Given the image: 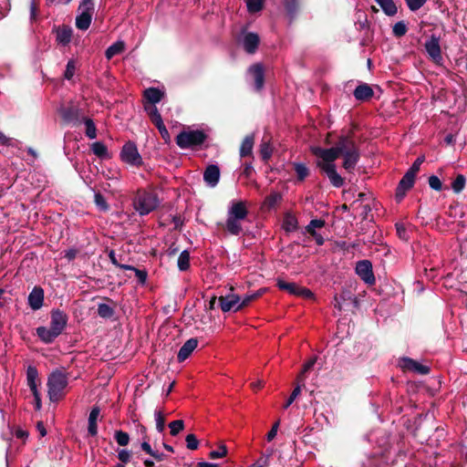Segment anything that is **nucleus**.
I'll return each instance as SVG.
<instances>
[{
	"mask_svg": "<svg viewBox=\"0 0 467 467\" xmlns=\"http://www.w3.org/2000/svg\"><path fill=\"white\" fill-rule=\"evenodd\" d=\"M414 182V175L408 172L403 175L396 190V199L398 201H401L404 198L406 192L413 186Z\"/></svg>",
	"mask_w": 467,
	"mask_h": 467,
	"instance_id": "obj_14",
	"label": "nucleus"
},
{
	"mask_svg": "<svg viewBox=\"0 0 467 467\" xmlns=\"http://www.w3.org/2000/svg\"><path fill=\"white\" fill-rule=\"evenodd\" d=\"M94 10L95 7L93 0H81L78 9V14L84 13L89 14L90 16H93Z\"/></svg>",
	"mask_w": 467,
	"mask_h": 467,
	"instance_id": "obj_41",
	"label": "nucleus"
},
{
	"mask_svg": "<svg viewBox=\"0 0 467 467\" xmlns=\"http://www.w3.org/2000/svg\"><path fill=\"white\" fill-rule=\"evenodd\" d=\"M68 384L67 374L60 369L53 370L47 378V394L51 402H57L64 396Z\"/></svg>",
	"mask_w": 467,
	"mask_h": 467,
	"instance_id": "obj_2",
	"label": "nucleus"
},
{
	"mask_svg": "<svg viewBox=\"0 0 467 467\" xmlns=\"http://www.w3.org/2000/svg\"><path fill=\"white\" fill-rule=\"evenodd\" d=\"M242 219H235L234 217L227 216L225 222V230L232 235H239L243 230Z\"/></svg>",
	"mask_w": 467,
	"mask_h": 467,
	"instance_id": "obj_24",
	"label": "nucleus"
},
{
	"mask_svg": "<svg viewBox=\"0 0 467 467\" xmlns=\"http://www.w3.org/2000/svg\"><path fill=\"white\" fill-rule=\"evenodd\" d=\"M177 265L180 271H186L190 267V254L187 250L180 254Z\"/></svg>",
	"mask_w": 467,
	"mask_h": 467,
	"instance_id": "obj_37",
	"label": "nucleus"
},
{
	"mask_svg": "<svg viewBox=\"0 0 467 467\" xmlns=\"http://www.w3.org/2000/svg\"><path fill=\"white\" fill-rule=\"evenodd\" d=\"M171 435L176 436L184 428V422L182 420H173L169 424Z\"/></svg>",
	"mask_w": 467,
	"mask_h": 467,
	"instance_id": "obj_47",
	"label": "nucleus"
},
{
	"mask_svg": "<svg viewBox=\"0 0 467 467\" xmlns=\"http://www.w3.org/2000/svg\"><path fill=\"white\" fill-rule=\"evenodd\" d=\"M57 41L62 46H67L70 43L72 38V28L69 26L58 27L57 30Z\"/></svg>",
	"mask_w": 467,
	"mask_h": 467,
	"instance_id": "obj_22",
	"label": "nucleus"
},
{
	"mask_svg": "<svg viewBox=\"0 0 467 467\" xmlns=\"http://www.w3.org/2000/svg\"><path fill=\"white\" fill-rule=\"evenodd\" d=\"M380 6L384 14L388 16H393L397 14L398 8L393 0H375Z\"/></svg>",
	"mask_w": 467,
	"mask_h": 467,
	"instance_id": "obj_26",
	"label": "nucleus"
},
{
	"mask_svg": "<svg viewBox=\"0 0 467 467\" xmlns=\"http://www.w3.org/2000/svg\"><path fill=\"white\" fill-rule=\"evenodd\" d=\"M425 50L429 57L437 64L442 60L440 46V36L431 35L424 44Z\"/></svg>",
	"mask_w": 467,
	"mask_h": 467,
	"instance_id": "obj_8",
	"label": "nucleus"
},
{
	"mask_svg": "<svg viewBox=\"0 0 467 467\" xmlns=\"http://www.w3.org/2000/svg\"><path fill=\"white\" fill-rule=\"evenodd\" d=\"M27 302L31 309L38 310L43 306L44 290L40 286H35L30 292Z\"/></svg>",
	"mask_w": 467,
	"mask_h": 467,
	"instance_id": "obj_17",
	"label": "nucleus"
},
{
	"mask_svg": "<svg viewBox=\"0 0 467 467\" xmlns=\"http://www.w3.org/2000/svg\"><path fill=\"white\" fill-rule=\"evenodd\" d=\"M238 42L246 53L254 54L259 46L260 37L256 33L242 31L238 37Z\"/></svg>",
	"mask_w": 467,
	"mask_h": 467,
	"instance_id": "obj_7",
	"label": "nucleus"
},
{
	"mask_svg": "<svg viewBox=\"0 0 467 467\" xmlns=\"http://www.w3.org/2000/svg\"><path fill=\"white\" fill-rule=\"evenodd\" d=\"M408 8L415 12L419 9H420L427 2V0H405Z\"/></svg>",
	"mask_w": 467,
	"mask_h": 467,
	"instance_id": "obj_49",
	"label": "nucleus"
},
{
	"mask_svg": "<svg viewBox=\"0 0 467 467\" xmlns=\"http://www.w3.org/2000/svg\"><path fill=\"white\" fill-rule=\"evenodd\" d=\"M92 16L89 14H78L76 16V26L81 31H86L90 26Z\"/></svg>",
	"mask_w": 467,
	"mask_h": 467,
	"instance_id": "obj_30",
	"label": "nucleus"
},
{
	"mask_svg": "<svg viewBox=\"0 0 467 467\" xmlns=\"http://www.w3.org/2000/svg\"><path fill=\"white\" fill-rule=\"evenodd\" d=\"M283 227L286 232H294L297 229V219L292 214H286L284 222Z\"/></svg>",
	"mask_w": 467,
	"mask_h": 467,
	"instance_id": "obj_39",
	"label": "nucleus"
},
{
	"mask_svg": "<svg viewBox=\"0 0 467 467\" xmlns=\"http://www.w3.org/2000/svg\"><path fill=\"white\" fill-rule=\"evenodd\" d=\"M262 295V292H257L250 295H245L243 298L240 297L241 308L247 306L252 300L257 298Z\"/></svg>",
	"mask_w": 467,
	"mask_h": 467,
	"instance_id": "obj_56",
	"label": "nucleus"
},
{
	"mask_svg": "<svg viewBox=\"0 0 467 467\" xmlns=\"http://www.w3.org/2000/svg\"><path fill=\"white\" fill-rule=\"evenodd\" d=\"M121 269L130 270L135 273L136 277L140 285H144L147 281L148 273L145 270L138 269L132 265H121Z\"/></svg>",
	"mask_w": 467,
	"mask_h": 467,
	"instance_id": "obj_35",
	"label": "nucleus"
},
{
	"mask_svg": "<svg viewBox=\"0 0 467 467\" xmlns=\"http://www.w3.org/2000/svg\"><path fill=\"white\" fill-rule=\"evenodd\" d=\"M185 441H186V446L189 450H196L199 446V441H198V439L197 437L191 433V434H188L185 438Z\"/></svg>",
	"mask_w": 467,
	"mask_h": 467,
	"instance_id": "obj_52",
	"label": "nucleus"
},
{
	"mask_svg": "<svg viewBox=\"0 0 467 467\" xmlns=\"http://www.w3.org/2000/svg\"><path fill=\"white\" fill-rule=\"evenodd\" d=\"M125 49V43L122 40H118L117 42L110 45L105 52V56L107 59H111L113 57L122 53Z\"/></svg>",
	"mask_w": 467,
	"mask_h": 467,
	"instance_id": "obj_28",
	"label": "nucleus"
},
{
	"mask_svg": "<svg viewBox=\"0 0 467 467\" xmlns=\"http://www.w3.org/2000/svg\"><path fill=\"white\" fill-rule=\"evenodd\" d=\"M254 141V136L253 134L247 135L244 139V140L241 144V147H240V156L242 158L250 156L252 154Z\"/></svg>",
	"mask_w": 467,
	"mask_h": 467,
	"instance_id": "obj_27",
	"label": "nucleus"
},
{
	"mask_svg": "<svg viewBox=\"0 0 467 467\" xmlns=\"http://www.w3.org/2000/svg\"><path fill=\"white\" fill-rule=\"evenodd\" d=\"M400 366L420 375H427L430 372L428 366L422 365L410 358H402L400 360Z\"/></svg>",
	"mask_w": 467,
	"mask_h": 467,
	"instance_id": "obj_13",
	"label": "nucleus"
},
{
	"mask_svg": "<svg viewBox=\"0 0 467 467\" xmlns=\"http://www.w3.org/2000/svg\"><path fill=\"white\" fill-rule=\"evenodd\" d=\"M325 225V221L322 219H313L306 225V230L308 234L316 231L317 228H322Z\"/></svg>",
	"mask_w": 467,
	"mask_h": 467,
	"instance_id": "obj_48",
	"label": "nucleus"
},
{
	"mask_svg": "<svg viewBox=\"0 0 467 467\" xmlns=\"http://www.w3.org/2000/svg\"><path fill=\"white\" fill-rule=\"evenodd\" d=\"M160 204L156 193L147 191H138L133 200L135 211L141 216L147 215L154 211Z\"/></svg>",
	"mask_w": 467,
	"mask_h": 467,
	"instance_id": "obj_3",
	"label": "nucleus"
},
{
	"mask_svg": "<svg viewBox=\"0 0 467 467\" xmlns=\"http://www.w3.org/2000/svg\"><path fill=\"white\" fill-rule=\"evenodd\" d=\"M248 214L246 204L243 201L232 202L228 211L227 216L234 217L235 219L244 220Z\"/></svg>",
	"mask_w": 467,
	"mask_h": 467,
	"instance_id": "obj_16",
	"label": "nucleus"
},
{
	"mask_svg": "<svg viewBox=\"0 0 467 467\" xmlns=\"http://www.w3.org/2000/svg\"><path fill=\"white\" fill-rule=\"evenodd\" d=\"M198 340L197 338L192 337L188 339L180 348L177 359L179 362H182L187 359L192 351L197 348Z\"/></svg>",
	"mask_w": 467,
	"mask_h": 467,
	"instance_id": "obj_18",
	"label": "nucleus"
},
{
	"mask_svg": "<svg viewBox=\"0 0 467 467\" xmlns=\"http://www.w3.org/2000/svg\"><path fill=\"white\" fill-rule=\"evenodd\" d=\"M38 371L36 367L28 366L26 369V382L32 392L38 390L37 389Z\"/></svg>",
	"mask_w": 467,
	"mask_h": 467,
	"instance_id": "obj_25",
	"label": "nucleus"
},
{
	"mask_svg": "<svg viewBox=\"0 0 467 467\" xmlns=\"http://www.w3.org/2000/svg\"><path fill=\"white\" fill-rule=\"evenodd\" d=\"M143 96L148 102L155 105L162 99L164 92L157 88L151 87L144 90Z\"/></svg>",
	"mask_w": 467,
	"mask_h": 467,
	"instance_id": "obj_23",
	"label": "nucleus"
},
{
	"mask_svg": "<svg viewBox=\"0 0 467 467\" xmlns=\"http://www.w3.org/2000/svg\"><path fill=\"white\" fill-rule=\"evenodd\" d=\"M300 392H301V387H300V385H297L293 389L290 397L288 398V400H286L285 404L284 405V408L287 409L294 402V400L298 397Z\"/></svg>",
	"mask_w": 467,
	"mask_h": 467,
	"instance_id": "obj_57",
	"label": "nucleus"
},
{
	"mask_svg": "<svg viewBox=\"0 0 467 467\" xmlns=\"http://www.w3.org/2000/svg\"><path fill=\"white\" fill-rule=\"evenodd\" d=\"M284 5L287 16L292 21L297 14L299 0H284Z\"/></svg>",
	"mask_w": 467,
	"mask_h": 467,
	"instance_id": "obj_31",
	"label": "nucleus"
},
{
	"mask_svg": "<svg viewBox=\"0 0 467 467\" xmlns=\"http://www.w3.org/2000/svg\"><path fill=\"white\" fill-rule=\"evenodd\" d=\"M278 428H279V420L275 422L274 425L272 426L271 430L268 431V433L266 435V439L268 441H271L272 440L275 439V437L277 434Z\"/></svg>",
	"mask_w": 467,
	"mask_h": 467,
	"instance_id": "obj_61",
	"label": "nucleus"
},
{
	"mask_svg": "<svg viewBox=\"0 0 467 467\" xmlns=\"http://www.w3.org/2000/svg\"><path fill=\"white\" fill-rule=\"evenodd\" d=\"M92 152L100 159H109L110 155L107 146L101 141H96L91 144Z\"/></svg>",
	"mask_w": 467,
	"mask_h": 467,
	"instance_id": "obj_29",
	"label": "nucleus"
},
{
	"mask_svg": "<svg viewBox=\"0 0 467 467\" xmlns=\"http://www.w3.org/2000/svg\"><path fill=\"white\" fill-rule=\"evenodd\" d=\"M466 184V178L462 174H458L456 178L451 182V190L455 193H460L462 192Z\"/></svg>",
	"mask_w": 467,
	"mask_h": 467,
	"instance_id": "obj_38",
	"label": "nucleus"
},
{
	"mask_svg": "<svg viewBox=\"0 0 467 467\" xmlns=\"http://www.w3.org/2000/svg\"><path fill=\"white\" fill-rule=\"evenodd\" d=\"M407 31L408 27L404 21H399L392 26V33L396 37H401L405 36Z\"/></svg>",
	"mask_w": 467,
	"mask_h": 467,
	"instance_id": "obj_44",
	"label": "nucleus"
},
{
	"mask_svg": "<svg viewBox=\"0 0 467 467\" xmlns=\"http://www.w3.org/2000/svg\"><path fill=\"white\" fill-rule=\"evenodd\" d=\"M260 154L263 158V160H268L271 155H272V148L271 146L266 143V142H264L260 145Z\"/></svg>",
	"mask_w": 467,
	"mask_h": 467,
	"instance_id": "obj_55",
	"label": "nucleus"
},
{
	"mask_svg": "<svg viewBox=\"0 0 467 467\" xmlns=\"http://www.w3.org/2000/svg\"><path fill=\"white\" fill-rule=\"evenodd\" d=\"M58 112L65 122L75 126L82 123L83 119L86 118L83 115L82 109L76 106L61 107Z\"/></svg>",
	"mask_w": 467,
	"mask_h": 467,
	"instance_id": "obj_6",
	"label": "nucleus"
},
{
	"mask_svg": "<svg viewBox=\"0 0 467 467\" xmlns=\"http://www.w3.org/2000/svg\"><path fill=\"white\" fill-rule=\"evenodd\" d=\"M145 110L155 126L163 122L161 115L155 105H151L149 107L145 106Z\"/></svg>",
	"mask_w": 467,
	"mask_h": 467,
	"instance_id": "obj_33",
	"label": "nucleus"
},
{
	"mask_svg": "<svg viewBox=\"0 0 467 467\" xmlns=\"http://www.w3.org/2000/svg\"><path fill=\"white\" fill-rule=\"evenodd\" d=\"M311 152L318 158L317 166L327 175L330 183L340 188L344 185V179L337 171L335 161L343 156V168L352 171L359 160L358 150L352 140L342 136L335 146L324 149L318 146L311 147Z\"/></svg>",
	"mask_w": 467,
	"mask_h": 467,
	"instance_id": "obj_1",
	"label": "nucleus"
},
{
	"mask_svg": "<svg viewBox=\"0 0 467 467\" xmlns=\"http://www.w3.org/2000/svg\"><path fill=\"white\" fill-rule=\"evenodd\" d=\"M154 419L156 423V430L158 432L161 433L165 428V418L163 412L160 410H156L154 411Z\"/></svg>",
	"mask_w": 467,
	"mask_h": 467,
	"instance_id": "obj_43",
	"label": "nucleus"
},
{
	"mask_svg": "<svg viewBox=\"0 0 467 467\" xmlns=\"http://www.w3.org/2000/svg\"><path fill=\"white\" fill-rule=\"evenodd\" d=\"M206 134L202 130H183L176 137V144L181 149H190L202 145Z\"/></svg>",
	"mask_w": 467,
	"mask_h": 467,
	"instance_id": "obj_4",
	"label": "nucleus"
},
{
	"mask_svg": "<svg viewBox=\"0 0 467 467\" xmlns=\"http://www.w3.org/2000/svg\"><path fill=\"white\" fill-rule=\"evenodd\" d=\"M280 199L281 195L279 193L275 192L267 197V202L270 206H274Z\"/></svg>",
	"mask_w": 467,
	"mask_h": 467,
	"instance_id": "obj_64",
	"label": "nucleus"
},
{
	"mask_svg": "<svg viewBox=\"0 0 467 467\" xmlns=\"http://www.w3.org/2000/svg\"><path fill=\"white\" fill-rule=\"evenodd\" d=\"M219 303L223 312H236L241 309L240 296L233 293L220 296Z\"/></svg>",
	"mask_w": 467,
	"mask_h": 467,
	"instance_id": "obj_11",
	"label": "nucleus"
},
{
	"mask_svg": "<svg viewBox=\"0 0 467 467\" xmlns=\"http://www.w3.org/2000/svg\"><path fill=\"white\" fill-rule=\"evenodd\" d=\"M156 128L158 129V130H159V132L161 135L163 140H168L170 139L169 131L166 129V127H165L163 122L159 124V125H157Z\"/></svg>",
	"mask_w": 467,
	"mask_h": 467,
	"instance_id": "obj_62",
	"label": "nucleus"
},
{
	"mask_svg": "<svg viewBox=\"0 0 467 467\" xmlns=\"http://www.w3.org/2000/svg\"><path fill=\"white\" fill-rule=\"evenodd\" d=\"M75 71H76L75 62H74V60H69L66 67L64 78L67 80H70L74 77Z\"/></svg>",
	"mask_w": 467,
	"mask_h": 467,
	"instance_id": "obj_53",
	"label": "nucleus"
},
{
	"mask_svg": "<svg viewBox=\"0 0 467 467\" xmlns=\"http://www.w3.org/2000/svg\"><path fill=\"white\" fill-rule=\"evenodd\" d=\"M17 140H14L13 139L5 136L2 131H0V144L4 146H12L14 147L16 144Z\"/></svg>",
	"mask_w": 467,
	"mask_h": 467,
	"instance_id": "obj_60",
	"label": "nucleus"
},
{
	"mask_svg": "<svg viewBox=\"0 0 467 467\" xmlns=\"http://www.w3.org/2000/svg\"><path fill=\"white\" fill-rule=\"evenodd\" d=\"M115 314L113 307L105 303L98 305V315L102 318H111Z\"/></svg>",
	"mask_w": 467,
	"mask_h": 467,
	"instance_id": "obj_36",
	"label": "nucleus"
},
{
	"mask_svg": "<svg viewBox=\"0 0 467 467\" xmlns=\"http://www.w3.org/2000/svg\"><path fill=\"white\" fill-rule=\"evenodd\" d=\"M246 6L250 13L259 12L263 8V0H246Z\"/></svg>",
	"mask_w": 467,
	"mask_h": 467,
	"instance_id": "obj_46",
	"label": "nucleus"
},
{
	"mask_svg": "<svg viewBox=\"0 0 467 467\" xmlns=\"http://www.w3.org/2000/svg\"><path fill=\"white\" fill-rule=\"evenodd\" d=\"M373 94V89L365 83L358 85L353 92L355 99L359 101H364L370 99Z\"/></svg>",
	"mask_w": 467,
	"mask_h": 467,
	"instance_id": "obj_21",
	"label": "nucleus"
},
{
	"mask_svg": "<svg viewBox=\"0 0 467 467\" xmlns=\"http://www.w3.org/2000/svg\"><path fill=\"white\" fill-rule=\"evenodd\" d=\"M94 202H95L96 206L98 207V209L101 212H107L109 209V205L107 202L106 199L99 192H96L94 194Z\"/></svg>",
	"mask_w": 467,
	"mask_h": 467,
	"instance_id": "obj_42",
	"label": "nucleus"
},
{
	"mask_svg": "<svg viewBox=\"0 0 467 467\" xmlns=\"http://www.w3.org/2000/svg\"><path fill=\"white\" fill-rule=\"evenodd\" d=\"M67 323V316L61 310L56 309L51 312L50 327L57 335H60Z\"/></svg>",
	"mask_w": 467,
	"mask_h": 467,
	"instance_id": "obj_12",
	"label": "nucleus"
},
{
	"mask_svg": "<svg viewBox=\"0 0 467 467\" xmlns=\"http://www.w3.org/2000/svg\"><path fill=\"white\" fill-rule=\"evenodd\" d=\"M247 76L254 83V89L260 91L265 84V69L262 64L256 63L252 65L247 71Z\"/></svg>",
	"mask_w": 467,
	"mask_h": 467,
	"instance_id": "obj_10",
	"label": "nucleus"
},
{
	"mask_svg": "<svg viewBox=\"0 0 467 467\" xmlns=\"http://www.w3.org/2000/svg\"><path fill=\"white\" fill-rule=\"evenodd\" d=\"M429 185L432 190L435 191H441L442 189V182L436 175H431L429 177Z\"/></svg>",
	"mask_w": 467,
	"mask_h": 467,
	"instance_id": "obj_54",
	"label": "nucleus"
},
{
	"mask_svg": "<svg viewBox=\"0 0 467 467\" xmlns=\"http://www.w3.org/2000/svg\"><path fill=\"white\" fill-rule=\"evenodd\" d=\"M294 168L299 181H304L309 174L307 166L303 162H295Z\"/></svg>",
	"mask_w": 467,
	"mask_h": 467,
	"instance_id": "obj_40",
	"label": "nucleus"
},
{
	"mask_svg": "<svg viewBox=\"0 0 467 467\" xmlns=\"http://www.w3.org/2000/svg\"><path fill=\"white\" fill-rule=\"evenodd\" d=\"M119 157L124 163L130 166L138 168L143 164V159L138 150L136 143L130 140L122 146Z\"/></svg>",
	"mask_w": 467,
	"mask_h": 467,
	"instance_id": "obj_5",
	"label": "nucleus"
},
{
	"mask_svg": "<svg viewBox=\"0 0 467 467\" xmlns=\"http://www.w3.org/2000/svg\"><path fill=\"white\" fill-rule=\"evenodd\" d=\"M114 439L119 446H126L130 442V436L127 432L122 431H116Z\"/></svg>",
	"mask_w": 467,
	"mask_h": 467,
	"instance_id": "obj_45",
	"label": "nucleus"
},
{
	"mask_svg": "<svg viewBox=\"0 0 467 467\" xmlns=\"http://www.w3.org/2000/svg\"><path fill=\"white\" fill-rule=\"evenodd\" d=\"M36 335L40 340L46 344H50L59 336L52 328L47 327H39L36 328Z\"/></svg>",
	"mask_w": 467,
	"mask_h": 467,
	"instance_id": "obj_20",
	"label": "nucleus"
},
{
	"mask_svg": "<svg viewBox=\"0 0 467 467\" xmlns=\"http://www.w3.org/2000/svg\"><path fill=\"white\" fill-rule=\"evenodd\" d=\"M357 275L368 285L375 283V276L372 270V264L368 260H362L357 263Z\"/></svg>",
	"mask_w": 467,
	"mask_h": 467,
	"instance_id": "obj_9",
	"label": "nucleus"
},
{
	"mask_svg": "<svg viewBox=\"0 0 467 467\" xmlns=\"http://www.w3.org/2000/svg\"><path fill=\"white\" fill-rule=\"evenodd\" d=\"M100 414V409L98 406H95L91 409L88 420V432L91 436H96L98 434V419Z\"/></svg>",
	"mask_w": 467,
	"mask_h": 467,
	"instance_id": "obj_19",
	"label": "nucleus"
},
{
	"mask_svg": "<svg viewBox=\"0 0 467 467\" xmlns=\"http://www.w3.org/2000/svg\"><path fill=\"white\" fill-rule=\"evenodd\" d=\"M82 123H84L86 126V130H85L86 136L90 140L95 139L97 137V128H96V125H95V122L93 121V119L86 117L83 119Z\"/></svg>",
	"mask_w": 467,
	"mask_h": 467,
	"instance_id": "obj_34",
	"label": "nucleus"
},
{
	"mask_svg": "<svg viewBox=\"0 0 467 467\" xmlns=\"http://www.w3.org/2000/svg\"><path fill=\"white\" fill-rule=\"evenodd\" d=\"M220 180V169L215 164H210L203 172V181L209 187H215Z\"/></svg>",
	"mask_w": 467,
	"mask_h": 467,
	"instance_id": "obj_15",
	"label": "nucleus"
},
{
	"mask_svg": "<svg viewBox=\"0 0 467 467\" xmlns=\"http://www.w3.org/2000/svg\"><path fill=\"white\" fill-rule=\"evenodd\" d=\"M396 231L399 237L402 240L409 239V233L403 223H396Z\"/></svg>",
	"mask_w": 467,
	"mask_h": 467,
	"instance_id": "obj_58",
	"label": "nucleus"
},
{
	"mask_svg": "<svg viewBox=\"0 0 467 467\" xmlns=\"http://www.w3.org/2000/svg\"><path fill=\"white\" fill-rule=\"evenodd\" d=\"M227 454V448L225 445L222 444L219 446L217 450L211 451L209 453V457L211 459H218L223 458Z\"/></svg>",
	"mask_w": 467,
	"mask_h": 467,
	"instance_id": "obj_50",
	"label": "nucleus"
},
{
	"mask_svg": "<svg viewBox=\"0 0 467 467\" xmlns=\"http://www.w3.org/2000/svg\"><path fill=\"white\" fill-rule=\"evenodd\" d=\"M130 458H131V453L130 451L128 450H120L118 451V459L122 462V463H127L130 461Z\"/></svg>",
	"mask_w": 467,
	"mask_h": 467,
	"instance_id": "obj_59",
	"label": "nucleus"
},
{
	"mask_svg": "<svg viewBox=\"0 0 467 467\" xmlns=\"http://www.w3.org/2000/svg\"><path fill=\"white\" fill-rule=\"evenodd\" d=\"M423 161H424L423 156L418 157L414 161V162L412 163L410 168L406 172L410 173L411 175H414V177H416V174L420 171V165L423 163Z\"/></svg>",
	"mask_w": 467,
	"mask_h": 467,
	"instance_id": "obj_51",
	"label": "nucleus"
},
{
	"mask_svg": "<svg viewBox=\"0 0 467 467\" xmlns=\"http://www.w3.org/2000/svg\"><path fill=\"white\" fill-rule=\"evenodd\" d=\"M276 285L279 289L288 292L290 295L296 296L299 291V287L296 283H288L283 279H277Z\"/></svg>",
	"mask_w": 467,
	"mask_h": 467,
	"instance_id": "obj_32",
	"label": "nucleus"
},
{
	"mask_svg": "<svg viewBox=\"0 0 467 467\" xmlns=\"http://www.w3.org/2000/svg\"><path fill=\"white\" fill-rule=\"evenodd\" d=\"M296 296H303L306 298H312L313 293L309 289L300 286Z\"/></svg>",
	"mask_w": 467,
	"mask_h": 467,
	"instance_id": "obj_63",
	"label": "nucleus"
}]
</instances>
